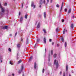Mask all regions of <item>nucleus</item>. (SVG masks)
I'll list each match as a JSON object with an SVG mask.
<instances>
[{"label": "nucleus", "mask_w": 76, "mask_h": 76, "mask_svg": "<svg viewBox=\"0 0 76 76\" xmlns=\"http://www.w3.org/2000/svg\"><path fill=\"white\" fill-rule=\"evenodd\" d=\"M54 65H56V69H58L59 66L58 63V61H57V60L56 59L55 60H54Z\"/></svg>", "instance_id": "f257e3e1"}, {"label": "nucleus", "mask_w": 76, "mask_h": 76, "mask_svg": "<svg viewBox=\"0 0 76 76\" xmlns=\"http://www.w3.org/2000/svg\"><path fill=\"white\" fill-rule=\"evenodd\" d=\"M0 8H1V9L2 12V13H4V9L2 7L1 3H0Z\"/></svg>", "instance_id": "f03ea898"}, {"label": "nucleus", "mask_w": 76, "mask_h": 76, "mask_svg": "<svg viewBox=\"0 0 76 76\" xmlns=\"http://www.w3.org/2000/svg\"><path fill=\"white\" fill-rule=\"evenodd\" d=\"M23 69V66H21V70H20L18 72L19 74H20L21 72H22Z\"/></svg>", "instance_id": "7ed1b4c3"}, {"label": "nucleus", "mask_w": 76, "mask_h": 76, "mask_svg": "<svg viewBox=\"0 0 76 76\" xmlns=\"http://www.w3.org/2000/svg\"><path fill=\"white\" fill-rule=\"evenodd\" d=\"M31 7L33 6V8H35V5H34V2H31Z\"/></svg>", "instance_id": "20e7f679"}, {"label": "nucleus", "mask_w": 76, "mask_h": 76, "mask_svg": "<svg viewBox=\"0 0 76 76\" xmlns=\"http://www.w3.org/2000/svg\"><path fill=\"white\" fill-rule=\"evenodd\" d=\"M64 4V3L63 2L62 3V4L61 5V6L60 10V12H61V10H62V9H63V4Z\"/></svg>", "instance_id": "39448f33"}, {"label": "nucleus", "mask_w": 76, "mask_h": 76, "mask_svg": "<svg viewBox=\"0 0 76 76\" xmlns=\"http://www.w3.org/2000/svg\"><path fill=\"white\" fill-rule=\"evenodd\" d=\"M37 64L36 63V62H35L34 64V69H37Z\"/></svg>", "instance_id": "423d86ee"}, {"label": "nucleus", "mask_w": 76, "mask_h": 76, "mask_svg": "<svg viewBox=\"0 0 76 76\" xmlns=\"http://www.w3.org/2000/svg\"><path fill=\"white\" fill-rule=\"evenodd\" d=\"M60 31V29L58 28H57L56 29V33H58V31Z\"/></svg>", "instance_id": "0eeeda50"}, {"label": "nucleus", "mask_w": 76, "mask_h": 76, "mask_svg": "<svg viewBox=\"0 0 76 76\" xmlns=\"http://www.w3.org/2000/svg\"><path fill=\"white\" fill-rule=\"evenodd\" d=\"M32 56H31V57H30V58L28 60V62H29L30 61H31L32 60Z\"/></svg>", "instance_id": "6e6552de"}, {"label": "nucleus", "mask_w": 76, "mask_h": 76, "mask_svg": "<svg viewBox=\"0 0 76 76\" xmlns=\"http://www.w3.org/2000/svg\"><path fill=\"white\" fill-rule=\"evenodd\" d=\"M23 20V17H21L20 20V23H22V21Z\"/></svg>", "instance_id": "1a4fd4ad"}, {"label": "nucleus", "mask_w": 76, "mask_h": 76, "mask_svg": "<svg viewBox=\"0 0 76 76\" xmlns=\"http://www.w3.org/2000/svg\"><path fill=\"white\" fill-rule=\"evenodd\" d=\"M71 8H70L68 10V14H69V13H71Z\"/></svg>", "instance_id": "9d476101"}, {"label": "nucleus", "mask_w": 76, "mask_h": 76, "mask_svg": "<svg viewBox=\"0 0 76 76\" xmlns=\"http://www.w3.org/2000/svg\"><path fill=\"white\" fill-rule=\"evenodd\" d=\"M17 60H18L19 58V52H18L17 54V57H16Z\"/></svg>", "instance_id": "9b49d317"}, {"label": "nucleus", "mask_w": 76, "mask_h": 76, "mask_svg": "<svg viewBox=\"0 0 76 76\" xmlns=\"http://www.w3.org/2000/svg\"><path fill=\"white\" fill-rule=\"evenodd\" d=\"M40 23H39L37 26V28H39L40 27Z\"/></svg>", "instance_id": "f8f14e48"}, {"label": "nucleus", "mask_w": 76, "mask_h": 76, "mask_svg": "<svg viewBox=\"0 0 76 76\" xmlns=\"http://www.w3.org/2000/svg\"><path fill=\"white\" fill-rule=\"evenodd\" d=\"M7 28H8L7 26H5L4 27H3V28L4 29H7Z\"/></svg>", "instance_id": "ddd939ff"}, {"label": "nucleus", "mask_w": 76, "mask_h": 76, "mask_svg": "<svg viewBox=\"0 0 76 76\" xmlns=\"http://www.w3.org/2000/svg\"><path fill=\"white\" fill-rule=\"evenodd\" d=\"M17 47L18 48H20V45L18 44L17 45Z\"/></svg>", "instance_id": "4468645a"}, {"label": "nucleus", "mask_w": 76, "mask_h": 76, "mask_svg": "<svg viewBox=\"0 0 76 76\" xmlns=\"http://www.w3.org/2000/svg\"><path fill=\"white\" fill-rule=\"evenodd\" d=\"M28 14H26L25 15V19H27L28 18Z\"/></svg>", "instance_id": "2eb2a0df"}, {"label": "nucleus", "mask_w": 76, "mask_h": 76, "mask_svg": "<svg viewBox=\"0 0 76 76\" xmlns=\"http://www.w3.org/2000/svg\"><path fill=\"white\" fill-rule=\"evenodd\" d=\"M43 31L44 32V33L45 34H47V32H46V30L45 29H43Z\"/></svg>", "instance_id": "dca6fc26"}, {"label": "nucleus", "mask_w": 76, "mask_h": 76, "mask_svg": "<svg viewBox=\"0 0 76 76\" xmlns=\"http://www.w3.org/2000/svg\"><path fill=\"white\" fill-rule=\"evenodd\" d=\"M43 41L45 44H46V39L44 38Z\"/></svg>", "instance_id": "f3484780"}, {"label": "nucleus", "mask_w": 76, "mask_h": 76, "mask_svg": "<svg viewBox=\"0 0 76 76\" xmlns=\"http://www.w3.org/2000/svg\"><path fill=\"white\" fill-rule=\"evenodd\" d=\"M68 65H66V71H67L68 70Z\"/></svg>", "instance_id": "a211bd4d"}, {"label": "nucleus", "mask_w": 76, "mask_h": 76, "mask_svg": "<svg viewBox=\"0 0 76 76\" xmlns=\"http://www.w3.org/2000/svg\"><path fill=\"white\" fill-rule=\"evenodd\" d=\"M28 43H29V40H28V39H26V44H28Z\"/></svg>", "instance_id": "6ab92c4d"}, {"label": "nucleus", "mask_w": 76, "mask_h": 76, "mask_svg": "<svg viewBox=\"0 0 76 76\" xmlns=\"http://www.w3.org/2000/svg\"><path fill=\"white\" fill-rule=\"evenodd\" d=\"M22 60H19L18 62V64H19V63H21L22 62Z\"/></svg>", "instance_id": "aec40b11"}, {"label": "nucleus", "mask_w": 76, "mask_h": 76, "mask_svg": "<svg viewBox=\"0 0 76 76\" xmlns=\"http://www.w3.org/2000/svg\"><path fill=\"white\" fill-rule=\"evenodd\" d=\"M44 18H46V13L45 12H44Z\"/></svg>", "instance_id": "412c9836"}, {"label": "nucleus", "mask_w": 76, "mask_h": 76, "mask_svg": "<svg viewBox=\"0 0 76 76\" xmlns=\"http://www.w3.org/2000/svg\"><path fill=\"white\" fill-rule=\"evenodd\" d=\"M64 45H65V48H66V47H67V42H65V43L64 44Z\"/></svg>", "instance_id": "4be33fe9"}, {"label": "nucleus", "mask_w": 76, "mask_h": 76, "mask_svg": "<svg viewBox=\"0 0 76 76\" xmlns=\"http://www.w3.org/2000/svg\"><path fill=\"white\" fill-rule=\"evenodd\" d=\"M36 46H38V45H37V43H36L35 45H34V48H36Z\"/></svg>", "instance_id": "5701e85b"}, {"label": "nucleus", "mask_w": 76, "mask_h": 76, "mask_svg": "<svg viewBox=\"0 0 76 76\" xmlns=\"http://www.w3.org/2000/svg\"><path fill=\"white\" fill-rule=\"evenodd\" d=\"M51 53L52 56H53V50H51Z\"/></svg>", "instance_id": "b1692460"}, {"label": "nucleus", "mask_w": 76, "mask_h": 76, "mask_svg": "<svg viewBox=\"0 0 76 76\" xmlns=\"http://www.w3.org/2000/svg\"><path fill=\"white\" fill-rule=\"evenodd\" d=\"M53 57H54V58H56V57H57V54H54V55H53Z\"/></svg>", "instance_id": "393cba45"}, {"label": "nucleus", "mask_w": 76, "mask_h": 76, "mask_svg": "<svg viewBox=\"0 0 76 76\" xmlns=\"http://www.w3.org/2000/svg\"><path fill=\"white\" fill-rule=\"evenodd\" d=\"M71 27L72 29H73V28L74 26H73V24H71Z\"/></svg>", "instance_id": "a878e982"}, {"label": "nucleus", "mask_w": 76, "mask_h": 76, "mask_svg": "<svg viewBox=\"0 0 76 76\" xmlns=\"http://www.w3.org/2000/svg\"><path fill=\"white\" fill-rule=\"evenodd\" d=\"M40 40V39H37V42H39Z\"/></svg>", "instance_id": "bb28decb"}, {"label": "nucleus", "mask_w": 76, "mask_h": 76, "mask_svg": "<svg viewBox=\"0 0 76 76\" xmlns=\"http://www.w3.org/2000/svg\"><path fill=\"white\" fill-rule=\"evenodd\" d=\"M42 0H40V4L41 5L42 4Z\"/></svg>", "instance_id": "cd10ccee"}, {"label": "nucleus", "mask_w": 76, "mask_h": 76, "mask_svg": "<svg viewBox=\"0 0 76 76\" xmlns=\"http://www.w3.org/2000/svg\"><path fill=\"white\" fill-rule=\"evenodd\" d=\"M61 41H62V42H64V38H61Z\"/></svg>", "instance_id": "c85d7f7f"}, {"label": "nucleus", "mask_w": 76, "mask_h": 76, "mask_svg": "<svg viewBox=\"0 0 76 76\" xmlns=\"http://www.w3.org/2000/svg\"><path fill=\"white\" fill-rule=\"evenodd\" d=\"M8 51H10V52H12V50H11V49H10V48H9Z\"/></svg>", "instance_id": "c756f323"}, {"label": "nucleus", "mask_w": 76, "mask_h": 76, "mask_svg": "<svg viewBox=\"0 0 76 76\" xmlns=\"http://www.w3.org/2000/svg\"><path fill=\"white\" fill-rule=\"evenodd\" d=\"M7 3H5L4 4V6H7Z\"/></svg>", "instance_id": "7c9ffc66"}, {"label": "nucleus", "mask_w": 76, "mask_h": 76, "mask_svg": "<svg viewBox=\"0 0 76 76\" xmlns=\"http://www.w3.org/2000/svg\"><path fill=\"white\" fill-rule=\"evenodd\" d=\"M66 31V29H64V31H63V34H65V31Z\"/></svg>", "instance_id": "2f4dec72"}, {"label": "nucleus", "mask_w": 76, "mask_h": 76, "mask_svg": "<svg viewBox=\"0 0 76 76\" xmlns=\"http://www.w3.org/2000/svg\"><path fill=\"white\" fill-rule=\"evenodd\" d=\"M48 61H50V57L49 56L48 57Z\"/></svg>", "instance_id": "473e14b6"}, {"label": "nucleus", "mask_w": 76, "mask_h": 76, "mask_svg": "<svg viewBox=\"0 0 76 76\" xmlns=\"http://www.w3.org/2000/svg\"><path fill=\"white\" fill-rule=\"evenodd\" d=\"M3 60V58L0 57V60Z\"/></svg>", "instance_id": "72a5a7b5"}, {"label": "nucleus", "mask_w": 76, "mask_h": 76, "mask_svg": "<svg viewBox=\"0 0 76 76\" xmlns=\"http://www.w3.org/2000/svg\"><path fill=\"white\" fill-rule=\"evenodd\" d=\"M56 7H59V5H58V4H57V5H56Z\"/></svg>", "instance_id": "f704fd0d"}, {"label": "nucleus", "mask_w": 76, "mask_h": 76, "mask_svg": "<svg viewBox=\"0 0 76 76\" xmlns=\"http://www.w3.org/2000/svg\"><path fill=\"white\" fill-rule=\"evenodd\" d=\"M44 71H45L44 69H43V70H42V73H44Z\"/></svg>", "instance_id": "c9c22d12"}, {"label": "nucleus", "mask_w": 76, "mask_h": 76, "mask_svg": "<svg viewBox=\"0 0 76 76\" xmlns=\"http://www.w3.org/2000/svg\"><path fill=\"white\" fill-rule=\"evenodd\" d=\"M45 0H44L43 2V3H44V4H45Z\"/></svg>", "instance_id": "e433bc0d"}, {"label": "nucleus", "mask_w": 76, "mask_h": 76, "mask_svg": "<svg viewBox=\"0 0 76 76\" xmlns=\"http://www.w3.org/2000/svg\"><path fill=\"white\" fill-rule=\"evenodd\" d=\"M49 66H51V64L50 63L49 64Z\"/></svg>", "instance_id": "4c0bfd02"}, {"label": "nucleus", "mask_w": 76, "mask_h": 76, "mask_svg": "<svg viewBox=\"0 0 76 76\" xmlns=\"http://www.w3.org/2000/svg\"><path fill=\"white\" fill-rule=\"evenodd\" d=\"M17 35V32H16L15 34V37H16V36Z\"/></svg>", "instance_id": "58836bf2"}, {"label": "nucleus", "mask_w": 76, "mask_h": 76, "mask_svg": "<svg viewBox=\"0 0 76 76\" xmlns=\"http://www.w3.org/2000/svg\"><path fill=\"white\" fill-rule=\"evenodd\" d=\"M51 41H52L51 39H49V41L50 42H51Z\"/></svg>", "instance_id": "ea45409f"}, {"label": "nucleus", "mask_w": 76, "mask_h": 76, "mask_svg": "<svg viewBox=\"0 0 76 76\" xmlns=\"http://www.w3.org/2000/svg\"><path fill=\"white\" fill-rule=\"evenodd\" d=\"M67 9H65V11L66 12H67Z\"/></svg>", "instance_id": "a19ab883"}, {"label": "nucleus", "mask_w": 76, "mask_h": 76, "mask_svg": "<svg viewBox=\"0 0 76 76\" xmlns=\"http://www.w3.org/2000/svg\"><path fill=\"white\" fill-rule=\"evenodd\" d=\"M10 64H11V65L13 64V63H12L11 62H10Z\"/></svg>", "instance_id": "79ce46f5"}, {"label": "nucleus", "mask_w": 76, "mask_h": 76, "mask_svg": "<svg viewBox=\"0 0 76 76\" xmlns=\"http://www.w3.org/2000/svg\"><path fill=\"white\" fill-rule=\"evenodd\" d=\"M21 13V12H19V15L20 16V14Z\"/></svg>", "instance_id": "37998d69"}, {"label": "nucleus", "mask_w": 76, "mask_h": 76, "mask_svg": "<svg viewBox=\"0 0 76 76\" xmlns=\"http://www.w3.org/2000/svg\"><path fill=\"white\" fill-rule=\"evenodd\" d=\"M64 19L62 20V22H64Z\"/></svg>", "instance_id": "c03bdc74"}, {"label": "nucleus", "mask_w": 76, "mask_h": 76, "mask_svg": "<svg viewBox=\"0 0 76 76\" xmlns=\"http://www.w3.org/2000/svg\"><path fill=\"white\" fill-rule=\"evenodd\" d=\"M63 76H65V73H63Z\"/></svg>", "instance_id": "a18cd8bd"}, {"label": "nucleus", "mask_w": 76, "mask_h": 76, "mask_svg": "<svg viewBox=\"0 0 76 76\" xmlns=\"http://www.w3.org/2000/svg\"><path fill=\"white\" fill-rule=\"evenodd\" d=\"M47 3H48L49 2V0H47Z\"/></svg>", "instance_id": "49530a36"}, {"label": "nucleus", "mask_w": 76, "mask_h": 76, "mask_svg": "<svg viewBox=\"0 0 76 76\" xmlns=\"http://www.w3.org/2000/svg\"><path fill=\"white\" fill-rule=\"evenodd\" d=\"M53 2V0H50V3H52Z\"/></svg>", "instance_id": "de8ad7c7"}, {"label": "nucleus", "mask_w": 76, "mask_h": 76, "mask_svg": "<svg viewBox=\"0 0 76 76\" xmlns=\"http://www.w3.org/2000/svg\"><path fill=\"white\" fill-rule=\"evenodd\" d=\"M61 73H62L61 72H60V75H61Z\"/></svg>", "instance_id": "09e8293b"}, {"label": "nucleus", "mask_w": 76, "mask_h": 76, "mask_svg": "<svg viewBox=\"0 0 76 76\" xmlns=\"http://www.w3.org/2000/svg\"><path fill=\"white\" fill-rule=\"evenodd\" d=\"M54 42H52V45H54Z\"/></svg>", "instance_id": "8fccbe9b"}, {"label": "nucleus", "mask_w": 76, "mask_h": 76, "mask_svg": "<svg viewBox=\"0 0 76 76\" xmlns=\"http://www.w3.org/2000/svg\"><path fill=\"white\" fill-rule=\"evenodd\" d=\"M23 8V4H22V8Z\"/></svg>", "instance_id": "3c124183"}, {"label": "nucleus", "mask_w": 76, "mask_h": 76, "mask_svg": "<svg viewBox=\"0 0 76 76\" xmlns=\"http://www.w3.org/2000/svg\"><path fill=\"white\" fill-rule=\"evenodd\" d=\"M45 53H46V51H47V49L46 48H45Z\"/></svg>", "instance_id": "603ef678"}, {"label": "nucleus", "mask_w": 76, "mask_h": 76, "mask_svg": "<svg viewBox=\"0 0 76 76\" xmlns=\"http://www.w3.org/2000/svg\"><path fill=\"white\" fill-rule=\"evenodd\" d=\"M12 35L11 34H10V35L9 36H12Z\"/></svg>", "instance_id": "864d4df0"}, {"label": "nucleus", "mask_w": 76, "mask_h": 76, "mask_svg": "<svg viewBox=\"0 0 76 76\" xmlns=\"http://www.w3.org/2000/svg\"><path fill=\"white\" fill-rule=\"evenodd\" d=\"M21 41H22V42L23 41V39H21Z\"/></svg>", "instance_id": "5fc2aeb1"}, {"label": "nucleus", "mask_w": 76, "mask_h": 76, "mask_svg": "<svg viewBox=\"0 0 76 76\" xmlns=\"http://www.w3.org/2000/svg\"><path fill=\"white\" fill-rule=\"evenodd\" d=\"M72 73H74V72H73V71H72Z\"/></svg>", "instance_id": "6e6d98bb"}, {"label": "nucleus", "mask_w": 76, "mask_h": 76, "mask_svg": "<svg viewBox=\"0 0 76 76\" xmlns=\"http://www.w3.org/2000/svg\"><path fill=\"white\" fill-rule=\"evenodd\" d=\"M37 21L36 22V25H37Z\"/></svg>", "instance_id": "4d7b16f0"}, {"label": "nucleus", "mask_w": 76, "mask_h": 76, "mask_svg": "<svg viewBox=\"0 0 76 76\" xmlns=\"http://www.w3.org/2000/svg\"><path fill=\"white\" fill-rule=\"evenodd\" d=\"M12 75L13 76H15V74H12Z\"/></svg>", "instance_id": "13d9d810"}, {"label": "nucleus", "mask_w": 76, "mask_h": 76, "mask_svg": "<svg viewBox=\"0 0 76 76\" xmlns=\"http://www.w3.org/2000/svg\"><path fill=\"white\" fill-rule=\"evenodd\" d=\"M1 63H2V62H3V61L1 60Z\"/></svg>", "instance_id": "bf43d9fd"}, {"label": "nucleus", "mask_w": 76, "mask_h": 76, "mask_svg": "<svg viewBox=\"0 0 76 76\" xmlns=\"http://www.w3.org/2000/svg\"><path fill=\"white\" fill-rule=\"evenodd\" d=\"M39 7L41 8V5H40L39 6Z\"/></svg>", "instance_id": "052dcab7"}, {"label": "nucleus", "mask_w": 76, "mask_h": 76, "mask_svg": "<svg viewBox=\"0 0 76 76\" xmlns=\"http://www.w3.org/2000/svg\"><path fill=\"white\" fill-rule=\"evenodd\" d=\"M57 47H58V46H59V45L58 44H57Z\"/></svg>", "instance_id": "680f3d73"}, {"label": "nucleus", "mask_w": 76, "mask_h": 76, "mask_svg": "<svg viewBox=\"0 0 76 76\" xmlns=\"http://www.w3.org/2000/svg\"><path fill=\"white\" fill-rule=\"evenodd\" d=\"M73 18H75V16H73Z\"/></svg>", "instance_id": "e2e57ef3"}, {"label": "nucleus", "mask_w": 76, "mask_h": 76, "mask_svg": "<svg viewBox=\"0 0 76 76\" xmlns=\"http://www.w3.org/2000/svg\"><path fill=\"white\" fill-rule=\"evenodd\" d=\"M24 76V74H23V76Z\"/></svg>", "instance_id": "0e129e2a"}, {"label": "nucleus", "mask_w": 76, "mask_h": 76, "mask_svg": "<svg viewBox=\"0 0 76 76\" xmlns=\"http://www.w3.org/2000/svg\"><path fill=\"white\" fill-rule=\"evenodd\" d=\"M69 76H71V75H70V74H69Z\"/></svg>", "instance_id": "69168bd1"}, {"label": "nucleus", "mask_w": 76, "mask_h": 76, "mask_svg": "<svg viewBox=\"0 0 76 76\" xmlns=\"http://www.w3.org/2000/svg\"><path fill=\"white\" fill-rule=\"evenodd\" d=\"M61 38H63V37H62Z\"/></svg>", "instance_id": "338daca9"}, {"label": "nucleus", "mask_w": 76, "mask_h": 76, "mask_svg": "<svg viewBox=\"0 0 76 76\" xmlns=\"http://www.w3.org/2000/svg\"><path fill=\"white\" fill-rule=\"evenodd\" d=\"M9 76H10V75H9Z\"/></svg>", "instance_id": "774afa93"}]
</instances>
